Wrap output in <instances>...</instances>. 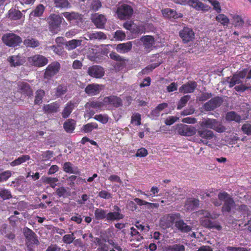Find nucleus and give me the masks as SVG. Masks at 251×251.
<instances>
[{
  "label": "nucleus",
  "mask_w": 251,
  "mask_h": 251,
  "mask_svg": "<svg viewBox=\"0 0 251 251\" xmlns=\"http://www.w3.org/2000/svg\"><path fill=\"white\" fill-rule=\"evenodd\" d=\"M11 67H18L23 65L25 62V58L22 55H12L7 58Z\"/></svg>",
  "instance_id": "14"
},
{
  "label": "nucleus",
  "mask_w": 251,
  "mask_h": 251,
  "mask_svg": "<svg viewBox=\"0 0 251 251\" xmlns=\"http://www.w3.org/2000/svg\"><path fill=\"white\" fill-rule=\"evenodd\" d=\"M160 64V63L151 64L144 69L142 71V72L144 74H147L149 72L152 71L156 67L159 66Z\"/></svg>",
  "instance_id": "62"
},
{
  "label": "nucleus",
  "mask_w": 251,
  "mask_h": 251,
  "mask_svg": "<svg viewBox=\"0 0 251 251\" xmlns=\"http://www.w3.org/2000/svg\"><path fill=\"white\" fill-rule=\"evenodd\" d=\"M85 39L88 40H104L106 39V35L102 32H88L85 35Z\"/></svg>",
  "instance_id": "24"
},
{
  "label": "nucleus",
  "mask_w": 251,
  "mask_h": 251,
  "mask_svg": "<svg viewBox=\"0 0 251 251\" xmlns=\"http://www.w3.org/2000/svg\"><path fill=\"white\" fill-rule=\"evenodd\" d=\"M55 7L61 9H68L71 7L68 0H52Z\"/></svg>",
  "instance_id": "35"
},
{
  "label": "nucleus",
  "mask_w": 251,
  "mask_h": 251,
  "mask_svg": "<svg viewBox=\"0 0 251 251\" xmlns=\"http://www.w3.org/2000/svg\"><path fill=\"white\" fill-rule=\"evenodd\" d=\"M24 233L26 239L31 242V244L38 245L39 241L37 238L36 234L29 228L26 227L24 229Z\"/></svg>",
  "instance_id": "18"
},
{
  "label": "nucleus",
  "mask_w": 251,
  "mask_h": 251,
  "mask_svg": "<svg viewBox=\"0 0 251 251\" xmlns=\"http://www.w3.org/2000/svg\"><path fill=\"white\" fill-rule=\"evenodd\" d=\"M130 241L141 242L143 239V237L134 227L130 228Z\"/></svg>",
  "instance_id": "39"
},
{
  "label": "nucleus",
  "mask_w": 251,
  "mask_h": 251,
  "mask_svg": "<svg viewBox=\"0 0 251 251\" xmlns=\"http://www.w3.org/2000/svg\"><path fill=\"white\" fill-rule=\"evenodd\" d=\"M75 121L73 119L67 120L63 125L64 128L67 132H72L75 126Z\"/></svg>",
  "instance_id": "38"
},
{
  "label": "nucleus",
  "mask_w": 251,
  "mask_h": 251,
  "mask_svg": "<svg viewBox=\"0 0 251 251\" xmlns=\"http://www.w3.org/2000/svg\"><path fill=\"white\" fill-rule=\"evenodd\" d=\"M87 73L90 76L96 78H101L105 74L104 69L97 65L89 67L87 69Z\"/></svg>",
  "instance_id": "10"
},
{
  "label": "nucleus",
  "mask_w": 251,
  "mask_h": 251,
  "mask_svg": "<svg viewBox=\"0 0 251 251\" xmlns=\"http://www.w3.org/2000/svg\"><path fill=\"white\" fill-rule=\"evenodd\" d=\"M210 4L213 6V9L215 10L217 13H220L221 12V8L220 3L216 0H207Z\"/></svg>",
  "instance_id": "61"
},
{
  "label": "nucleus",
  "mask_w": 251,
  "mask_h": 251,
  "mask_svg": "<svg viewBox=\"0 0 251 251\" xmlns=\"http://www.w3.org/2000/svg\"><path fill=\"white\" fill-rule=\"evenodd\" d=\"M102 86L98 84L88 85L85 89V93L90 96H94L99 94L102 89Z\"/></svg>",
  "instance_id": "21"
},
{
  "label": "nucleus",
  "mask_w": 251,
  "mask_h": 251,
  "mask_svg": "<svg viewBox=\"0 0 251 251\" xmlns=\"http://www.w3.org/2000/svg\"><path fill=\"white\" fill-rule=\"evenodd\" d=\"M43 182L46 184H50V186L54 188L56 186V182L58 181V179L56 177H45L42 178Z\"/></svg>",
  "instance_id": "47"
},
{
  "label": "nucleus",
  "mask_w": 251,
  "mask_h": 251,
  "mask_svg": "<svg viewBox=\"0 0 251 251\" xmlns=\"http://www.w3.org/2000/svg\"><path fill=\"white\" fill-rule=\"evenodd\" d=\"M63 168L64 171L66 173L75 174L78 173L77 168H74L73 167V164L70 162H65L63 165Z\"/></svg>",
  "instance_id": "44"
},
{
  "label": "nucleus",
  "mask_w": 251,
  "mask_h": 251,
  "mask_svg": "<svg viewBox=\"0 0 251 251\" xmlns=\"http://www.w3.org/2000/svg\"><path fill=\"white\" fill-rule=\"evenodd\" d=\"M162 14L164 17L170 19L173 18L176 19L183 17L182 14L180 13H177L176 11L169 8L162 10Z\"/></svg>",
  "instance_id": "27"
},
{
  "label": "nucleus",
  "mask_w": 251,
  "mask_h": 251,
  "mask_svg": "<svg viewBox=\"0 0 251 251\" xmlns=\"http://www.w3.org/2000/svg\"><path fill=\"white\" fill-rule=\"evenodd\" d=\"M45 6L42 4H39L36 8L32 11L29 15L30 18H32L34 17H39L42 15L44 11H45Z\"/></svg>",
  "instance_id": "37"
},
{
  "label": "nucleus",
  "mask_w": 251,
  "mask_h": 251,
  "mask_svg": "<svg viewBox=\"0 0 251 251\" xmlns=\"http://www.w3.org/2000/svg\"><path fill=\"white\" fill-rule=\"evenodd\" d=\"M216 20L218 22L220 23L223 25H227L229 23V20L227 17L224 14H219L216 17Z\"/></svg>",
  "instance_id": "54"
},
{
  "label": "nucleus",
  "mask_w": 251,
  "mask_h": 251,
  "mask_svg": "<svg viewBox=\"0 0 251 251\" xmlns=\"http://www.w3.org/2000/svg\"><path fill=\"white\" fill-rule=\"evenodd\" d=\"M50 48L52 50L55 54L60 56H63L64 54L66 53V52L64 50L63 48L60 45H53L50 46Z\"/></svg>",
  "instance_id": "51"
},
{
  "label": "nucleus",
  "mask_w": 251,
  "mask_h": 251,
  "mask_svg": "<svg viewBox=\"0 0 251 251\" xmlns=\"http://www.w3.org/2000/svg\"><path fill=\"white\" fill-rule=\"evenodd\" d=\"M63 20V17L59 15L51 14L48 19L50 31L53 33H57Z\"/></svg>",
  "instance_id": "3"
},
{
  "label": "nucleus",
  "mask_w": 251,
  "mask_h": 251,
  "mask_svg": "<svg viewBox=\"0 0 251 251\" xmlns=\"http://www.w3.org/2000/svg\"><path fill=\"white\" fill-rule=\"evenodd\" d=\"M102 6L100 0H93L91 2L90 9L94 11H98Z\"/></svg>",
  "instance_id": "56"
},
{
  "label": "nucleus",
  "mask_w": 251,
  "mask_h": 251,
  "mask_svg": "<svg viewBox=\"0 0 251 251\" xmlns=\"http://www.w3.org/2000/svg\"><path fill=\"white\" fill-rule=\"evenodd\" d=\"M199 202L198 199L194 198L188 199L186 201L185 207L188 210H192L199 206Z\"/></svg>",
  "instance_id": "31"
},
{
  "label": "nucleus",
  "mask_w": 251,
  "mask_h": 251,
  "mask_svg": "<svg viewBox=\"0 0 251 251\" xmlns=\"http://www.w3.org/2000/svg\"><path fill=\"white\" fill-rule=\"evenodd\" d=\"M2 40L4 44L9 47L17 46L22 42V38L14 33H7L4 35Z\"/></svg>",
  "instance_id": "6"
},
{
  "label": "nucleus",
  "mask_w": 251,
  "mask_h": 251,
  "mask_svg": "<svg viewBox=\"0 0 251 251\" xmlns=\"http://www.w3.org/2000/svg\"><path fill=\"white\" fill-rule=\"evenodd\" d=\"M107 211L100 208H97L94 210V217L96 220L106 219Z\"/></svg>",
  "instance_id": "32"
},
{
  "label": "nucleus",
  "mask_w": 251,
  "mask_h": 251,
  "mask_svg": "<svg viewBox=\"0 0 251 251\" xmlns=\"http://www.w3.org/2000/svg\"><path fill=\"white\" fill-rule=\"evenodd\" d=\"M175 129L178 134L184 136H191L197 133V129L195 127L183 124L176 125Z\"/></svg>",
  "instance_id": "5"
},
{
  "label": "nucleus",
  "mask_w": 251,
  "mask_h": 251,
  "mask_svg": "<svg viewBox=\"0 0 251 251\" xmlns=\"http://www.w3.org/2000/svg\"><path fill=\"white\" fill-rule=\"evenodd\" d=\"M244 23V21L240 16L235 15L233 17V25L235 26H242Z\"/></svg>",
  "instance_id": "63"
},
{
  "label": "nucleus",
  "mask_w": 251,
  "mask_h": 251,
  "mask_svg": "<svg viewBox=\"0 0 251 251\" xmlns=\"http://www.w3.org/2000/svg\"><path fill=\"white\" fill-rule=\"evenodd\" d=\"M18 86L20 92L28 97L33 94V91L29 84L25 82H19Z\"/></svg>",
  "instance_id": "22"
},
{
  "label": "nucleus",
  "mask_w": 251,
  "mask_h": 251,
  "mask_svg": "<svg viewBox=\"0 0 251 251\" xmlns=\"http://www.w3.org/2000/svg\"><path fill=\"white\" fill-rule=\"evenodd\" d=\"M241 78L239 77L237 75H235L233 76L232 78L230 79L229 83V87L231 88L236 84H241L242 83L241 80Z\"/></svg>",
  "instance_id": "55"
},
{
  "label": "nucleus",
  "mask_w": 251,
  "mask_h": 251,
  "mask_svg": "<svg viewBox=\"0 0 251 251\" xmlns=\"http://www.w3.org/2000/svg\"><path fill=\"white\" fill-rule=\"evenodd\" d=\"M45 92L43 90H38L36 92L34 103L35 104H40L42 102V99L45 96Z\"/></svg>",
  "instance_id": "50"
},
{
  "label": "nucleus",
  "mask_w": 251,
  "mask_h": 251,
  "mask_svg": "<svg viewBox=\"0 0 251 251\" xmlns=\"http://www.w3.org/2000/svg\"><path fill=\"white\" fill-rule=\"evenodd\" d=\"M77 103L73 101H70L68 102L65 107H64L62 112V116L63 118H68L73 110L74 109L75 107L76 106Z\"/></svg>",
  "instance_id": "23"
},
{
  "label": "nucleus",
  "mask_w": 251,
  "mask_h": 251,
  "mask_svg": "<svg viewBox=\"0 0 251 251\" xmlns=\"http://www.w3.org/2000/svg\"><path fill=\"white\" fill-rule=\"evenodd\" d=\"M218 199L212 198L211 202L214 206L218 207L223 204L222 211L223 213H229L234 206L235 203L231 196L226 192H221L218 194Z\"/></svg>",
  "instance_id": "1"
},
{
  "label": "nucleus",
  "mask_w": 251,
  "mask_h": 251,
  "mask_svg": "<svg viewBox=\"0 0 251 251\" xmlns=\"http://www.w3.org/2000/svg\"><path fill=\"white\" fill-rule=\"evenodd\" d=\"M24 44L27 47L35 48L40 45V43L37 39L33 38H27L24 41Z\"/></svg>",
  "instance_id": "41"
},
{
  "label": "nucleus",
  "mask_w": 251,
  "mask_h": 251,
  "mask_svg": "<svg viewBox=\"0 0 251 251\" xmlns=\"http://www.w3.org/2000/svg\"><path fill=\"white\" fill-rule=\"evenodd\" d=\"M55 194L59 197H63L65 198L70 196L71 193L65 187H60L55 189Z\"/></svg>",
  "instance_id": "43"
},
{
  "label": "nucleus",
  "mask_w": 251,
  "mask_h": 251,
  "mask_svg": "<svg viewBox=\"0 0 251 251\" xmlns=\"http://www.w3.org/2000/svg\"><path fill=\"white\" fill-rule=\"evenodd\" d=\"M202 224L209 228H215L218 230H220L222 227L219 225H215V224L209 219L204 220Z\"/></svg>",
  "instance_id": "58"
},
{
  "label": "nucleus",
  "mask_w": 251,
  "mask_h": 251,
  "mask_svg": "<svg viewBox=\"0 0 251 251\" xmlns=\"http://www.w3.org/2000/svg\"><path fill=\"white\" fill-rule=\"evenodd\" d=\"M185 247L184 245L178 244L168 246L166 247V251H184Z\"/></svg>",
  "instance_id": "49"
},
{
  "label": "nucleus",
  "mask_w": 251,
  "mask_h": 251,
  "mask_svg": "<svg viewBox=\"0 0 251 251\" xmlns=\"http://www.w3.org/2000/svg\"><path fill=\"white\" fill-rule=\"evenodd\" d=\"M223 102V100L222 98L220 97H214L204 104V108L207 111H212L217 107L220 106Z\"/></svg>",
  "instance_id": "12"
},
{
  "label": "nucleus",
  "mask_w": 251,
  "mask_h": 251,
  "mask_svg": "<svg viewBox=\"0 0 251 251\" xmlns=\"http://www.w3.org/2000/svg\"><path fill=\"white\" fill-rule=\"evenodd\" d=\"M111 59L119 62L120 66L123 67L125 65L126 59L122 57L120 55L115 52H111L109 54Z\"/></svg>",
  "instance_id": "45"
},
{
  "label": "nucleus",
  "mask_w": 251,
  "mask_h": 251,
  "mask_svg": "<svg viewBox=\"0 0 251 251\" xmlns=\"http://www.w3.org/2000/svg\"><path fill=\"white\" fill-rule=\"evenodd\" d=\"M75 237L73 233L71 234H66L62 238V241L65 244H70L75 239Z\"/></svg>",
  "instance_id": "59"
},
{
  "label": "nucleus",
  "mask_w": 251,
  "mask_h": 251,
  "mask_svg": "<svg viewBox=\"0 0 251 251\" xmlns=\"http://www.w3.org/2000/svg\"><path fill=\"white\" fill-rule=\"evenodd\" d=\"M11 176V173L9 171H6L0 173V182L7 180Z\"/></svg>",
  "instance_id": "64"
},
{
  "label": "nucleus",
  "mask_w": 251,
  "mask_h": 251,
  "mask_svg": "<svg viewBox=\"0 0 251 251\" xmlns=\"http://www.w3.org/2000/svg\"><path fill=\"white\" fill-rule=\"evenodd\" d=\"M60 105L56 101L46 104L43 107V110L46 113H54L57 112Z\"/></svg>",
  "instance_id": "29"
},
{
  "label": "nucleus",
  "mask_w": 251,
  "mask_h": 251,
  "mask_svg": "<svg viewBox=\"0 0 251 251\" xmlns=\"http://www.w3.org/2000/svg\"><path fill=\"white\" fill-rule=\"evenodd\" d=\"M29 62L33 65L37 67H42L48 62V59L40 54L35 55L29 58Z\"/></svg>",
  "instance_id": "13"
},
{
  "label": "nucleus",
  "mask_w": 251,
  "mask_h": 251,
  "mask_svg": "<svg viewBox=\"0 0 251 251\" xmlns=\"http://www.w3.org/2000/svg\"><path fill=\"white\" fill-rule=\"evenodd\" d=\"M116 13L120 20L129 19L133 13V9L131 6L123 4L117 8Z\"/></svg>",
  "instance_id": "4"
},
{
  "label": "nucleus",
  "mask_w": 251,
  "mask_h": 251,
  "mask_svg": "<svg viewBox=\"0 0 251 251\" xmlns=\"http://www.w3.org/2000/svg\"><path fill=\"white\" fill-rule=\"evenodd\" d=\"M175 226L181 232L187 233L192 230V227L188 226L181 219L176 221Z\"/></svg>",
  "instance_id": "25"
},
{
  "label": "nucleus",
  "mask_w": 251,
  "mask_h": 251,
  "mask_svg": "<svg viewBox=\"0 0 251 251\" xmlns=\"http://www.w3.org/2000/svg\"><path fill=\"white\" fill-rule=\"evenodd\" d=\"M181 218L180 214L178 213H171L164 216L163 219L166 222V226L169 227L176 221H178Z\"/></svg>",
  "instance_id": "19"
},
{
  "label": "nucleus",
  "mask_w": 251,
  "mask_h": 251,
  "mask_svg": "<svg viewBox=\"0 0 251 251\" xmlns=\"http://www.w3.org/2000/svg\"><path fill=\"white\" fill-rule=\"evenodd\" d=\"M23 16V14L20 11L16 9H10L8 13L7 17L11 20H18Z\"/></svg>",
  "instance_id": "33"
},
{
  "label": "nucleus",
  "mask_w": 251,
  "mask_h": 251,
  "mask_svg": "<svg viewBox=\"0 0 251 251\" xmlns=\"http://www.w3.org/2000/svg\"><path fill=\"white\" fill-rule=\"evenodd\" d=\"M94 118L96 120L101 123L103 124H106L108 122V120H109V117H108V115L106 114L96 115L95 116Z\"/></svg>",
  "instance_id": "57"
},
{
  "label": "nucleus",
  "mask_w": 251,
  "mask_h": 251,
  "mask_svg": "<svg viewBox=\"0 0 251 251\" xmlns=\"http://www.w3.org/2000/svg\"><path fill=\"white\" fill-rule=\"evenodd\" d=\"M0 197L3 200H9L12 197L10 191L4 188L0 189Z\"/></svg>",
  "instance_id": "52"
},
{
  "label": "nucleus",
  "mask_w": 251,
  "mask_h": 251,
  "mask_svg": "<svg viewBox=\"0 0 251 251\" xmlns=\"http://www.w3.org/2000/svg\"><path fill=\"white\" fill-rule=\"evenodd\" d=\"M189 5L192 7L196 10L207 12L211 9V7L203 3L199 0H190Z\"/></svg>",
  "instance_id": "16"
},
{
  "label": "nucleus",
  "mask_w": 251,
  "mask_h": 251,
  "mask_svg": "<svg viewBox=\"0 0 251 251\" xmlns=\"http://www.w3.org/2000/svg\"><path fill=\"white\" fill-rule=\"evenodd\" d=\"M190 99V96L189 95H185L182 97L178 102L177 109L179 110L182 109L186 105Z\"/></svg>",
  "instance_id": "53"
},
{
  "label": "nucleus",
  "mask_w": 251,
  "mask_h": 251,
  "mask_svg": "<svg viewBox=\"0 0 251 251\" xmlns=\"http://www.w3.org/2000/svg\"><path fill=\"white\" fill-rule=\"evenodd\" d=\"M30 159V157L28 155H23L15 160L11 162L10 164L12 167L19 165L22 163L25 162L26 161L29 160Z\"/></svg>",
  "instance_id": "42"
},
{
  "label": "nucleus",
  "mask_w": 251,
  "mask_h": 251,
  "mask_svg": "<svg viewBox=\"0 0 251 251\" xmlns=\"http://www.w3.org/2000/svg\"><path fill=\"white\" fill-rule=\"evenodd\" d=\"M197 132L198 136L201 138L198 142L206 145L208 144V140H211L215 137L214 133L212 130L204 128L197 130Z\"/></svg>",
  "instance_id": "7"
},
{
  "label": "nucleus",
  "mask_w": 251,
  "mask_h": 251,
  "mask_svg": "<svg viewBox=\"0 0 251 251\" xmlns=\"http://www.w3.org/2000/svg\"><path fill=\"white\" fill-rule=\"evenodd\" d=\"M68 91V88L65 84H59L55 88V96L57 98H60L65 95Z\"/></svg>",
  "instance_id": "40"
},
{
  "label": "nucleus",
  "mask_w": 251,
  "mask_h": 251,
  "mask_svg": "<svg viewBox=\"0 0 251 251\" xmlns=\"http://www.w3.org/2000/svg\"><path fill=\"white\" fill-rule=\"evenodd\" d=\"M140 40L143 43L145 48L149 50H151L155 42L154 38L150 35L142 36Z\"/></svg>",
  "instance_id": "26"
},
{
  "label": "nucleus",
  "mask_w": 251,
  "mask_h": 251,
  "mask_svg": "<svg viewBox=\"0 0 251 251\" xmlns=\"http://www.w3.org/2000/svg\"><path fill=\"white\" fill-rule=\"evenodd\" d=\"M226 119L228 121H235L236 123H240L242 121L241 116L234 111L228 112L226 113Z\"/></svg>",
  "instance_id": "34"
},
{
  "label": "nucleus",
  "mask_w": 251,
  "mask_h": 251,
  "mask_svg": "<svg viewBox=\"0 0 251 251\" xmlns=\"http://www.w3.org/2000/svg\"><path fill=\"white\" fill-rule=\"evenodd\" d=\"M94 24L99 28H103L106 22V19L102 14H96L92 18Z\"/></svg>",
  "instance_id": "17"
},
{
  "label": "nucleus",
  "mask_w": 251,
  "mask_h": 251,
  "mask_svg": "<svg viewBox=\"0 0 251 251\" xmlns=\"http://www.w3.org/2000/svg\"><path fill=\"white\" fill-rule=\"evenodd\" d=\"M103 101L104 104H110L116 108L122 106L123 104L122 99L115 96L104 97Z\"/></svg>",
  "instance_id": "15"
},
{
  "label": "nucleus",
  "mask_w": 251,
  "mask_h": 251,
  "mask_svg": "<svg viewBox=\"0 0 251 251\" xmlns=\"http://www.w3.org/2000/svg\"><path fill=\"white\" fill-rule=\"evenodd\" d=\"M60 69V64L58 62L54 61L50 63L47 67L44 73V78L50 79L56 75Z\"/></svg>",
  "instance_id": "8"
},
{
  "label": "nucleus",
  "mask_w": 251,
  "mask_h": 251,
  "mask_svg": "<svg viewBox=\"0 0 251 251\" xmlns=\"http://www.w3.org/2000/svg\"><path fill=\"white\" fill-rule=\"evenodd\" d=\"M103 102H100L98 101H92L87 102L85 105L86 109L92 108H100L104 105Z\"/></svg>",
  "instance_id": "46"
},
{
  "label": "nucleus",
  "mask_w": 251,
  "mask_h": 251,
  "mask_svg": "<svg viewBox=\"0 0 251 251\" xmlns=\"http://www.w3.org/2000/svg\"><path fill=\"white\" fill-rule=\"evenodd\" d=\"M141 115L139 113H134L131 117V123L133 124L135 123V124L137 126H140L141 124Z\"/></svg>",
  "instance_id": "60"
},
{
  "label": "nucleus",
  "mask_w": 251,
  "mask_h": 251,
  "mask_svg": "<svg viewBox=\"0 0 251 251\" xmlns=\"http://www.w3.org/2000/svg\"><path fill=\"white\" fill-rule=\"evenodd\" d=\"M98 125L96 123H90L84 125L82 127V130L85 133L91 132L94 129H97Z\"/></svg>",
  "instance_id": "48"
},
{
  "label": "nucleus",
  "mask_w": 251,
  "mask_h": 251,
  "mask_svg": "<svg viewBox=\"0 0 251 251\" xmlns=\"http://www.w3.org/2000/svg\"><path fill=\"white\" fill-rule=\"evenodd\" d=\"M62 15L69 22L81 19V15L75 12H65L62 13Z\"/></svg>",
  "instance_id": "30"
},
{
  "label": "nucleus",
  "mask_w": 251,
  "mask_h": 251,
  "mask_svg": "<svg viewBox=\"0 0 251 251\" xmlns=\"http://www.w3.org/2000/svg\"><path fill=\"white\" fill-rule=\"evenodd\" d=\"M201 127L206 129H212L219 133H222L226 130L225 126L216 119L205 118L199 123Z\"/></svg>",
  "instance_id": "2"
},
{
  "label": "nucleus",
  "mask_w": 251,
  "mask_h": 251,
  "mask_svg": "<svg viewBox=\"0 0 251 251\" xmlns=\"http://www.w3.org/2000/svg\"><path fill=\"white\" fill-rule=\"evenodd\" d=\"M82 40L77 39H73L72 40L66 42L65 43V46L66 49L69 50H72L75 49L77 47L80 46L81 45Z\"/></svg>",
  "instance_id": "36"
},
{
  "label": "nucleus",
  "mask_w": 251,
  "mask_h": 251,
  "mask_svg": "<svg viewBox=\"0 0 251 251\" xmlns=\"http://www.w3.org/2000/svg\"><path fill=\"white\" fill-rule=\"evenodd\" d=\"M197 87L195 81H189L179 88V92L183 93H193Z\"/></svg>",
  "instance_id": "20"
},
{
  "label": "nucleus",
  "mask_w": 251,
  "mask_h": 251,
  "mask_svg": "<svg viewBox=\"0 0 251 251\" xmlns=\"http://www.w3.org/2000/svg\"><path fill=\"white\" fill-rule=\"evenodd\" d=\"M179 36L183 43H188L193 41L195 39V33L193 29L188 27H184L179 32Z\"/></svg>",
  "instance_id": "9"
},
{
  "label": "nucleus",
  "mask_w": 251,
  "mask_h": 251,
  "mask_svg": "<svg viewBox=\"0 0 251 251\" xmlns=\"http://www.w3.org/2000/svg\"><path fill=\"white\" fill-rule=\"evenodd\" d=\"M113 211L107 213L106 221L107 222L118 221L124 218V215L121 213V209L117 205L113 206Z\"/></svg>",
  "instance_id": "11"
},
{
  "label": "nucleus",
  "mask_w": 251,
  "mask_h": 251,
  "mask_svg": "<svg viewBox=\"0 0 251 251\" xmlns=\"http://www.w3.org/2000/svg\"><path fill=\"white\" fill-rule=\"evenodd\" d=\"M132 47V44L131 42H127L117 45L116 47V50L119 53H125L131 50Z\"/></svg>",
  "instance_id": "28"
}]
</instances>
